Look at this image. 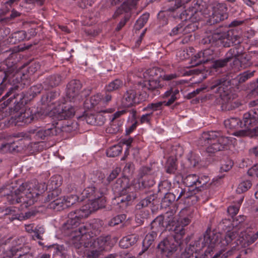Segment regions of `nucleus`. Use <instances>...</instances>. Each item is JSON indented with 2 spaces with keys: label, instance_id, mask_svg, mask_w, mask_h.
I'll list each match as a JSON object with an SVG mask.
<instances>
[{
  "label": "nucleus",
  "instance_id": "43",
  "mask_svg": "<svg viewBox=\"0 0 258 258\" xmlns=\"http://www.w3.org/2000/svg\"><path fill=\"white\" fill-rule=\"evenodd\" d=\"M120 171L121 169L119 167H116L115 169H114L107 177V180L108 182H110L111 181H112L114 179H115L116 177V176L118 175V174L120 173Z\"/></svg>",
  "mask_w": 258,
  "mask_h": 258
},
{
  "label": "nucleus",
  "instance_id": "64",
  "mask_svg": "<svg viewBox=\"0 0 258 258\" xmlns=\"http://www.w3.org/2000/svg\"><path fill=\"white\" fill-rule=\"evenodd\" d=\"M34 225L32 224H30L28 225H25V229L28 232H33L34 230H33Z\"/></svg>",
  "mask_w": 258,
  "mask_h": 258
},
{
  "label": "nucleus",
  "instance_id": "62",
  "mask_svg": "<svg viewBox=\"0 0 258 258\" xmlns=\"http://www.w3.org/2000/svg\"><path fill=\"white\" fill-rule=\"evenodd\" d=\"M137 126V122H135L131 126H130L128 128H127L126 130V134H130L131 133H132L136 127Z\"/></svg>",
  "mask_w": 258,
  "mask_h": 258
},
{
  "label": "nucleus",
  "instance_id": "50",
  "mask_svg": "<svg viewBox=\"0 0 258 258\" xmlns=\"http://www.w3.org/2000/svg\"><path fill=\"white\" fill-rule=\"evenodd\" d=\"M30 34L29 36H27L28 34H26V33L25 31H20L18 33V34L19 35L22 36V37L21 38L22 40H23V39H29L31 37L34 36L36 35V34L35 31L34 29L30 30Z\"/></svg>",
  "mask_w": 258,
  "mask_h": 258
},
{
  "label": "nucleus",
  "instance_id": "35",
  "mask_svg": "<svg viewBox=\"0 0 258 258\" xmlns=\"http://www.w3.org/2000/svg\"><path fill=\"white\" fill-rule=\"evenodd\" d=\"M254 71H246L240 74H239L238 76H237L236 78V80L239 83H241L243 82H244L247 80L251 78L253 76Z\"/></svg>",
  "mask_w": 258,
  "mask_h": 258
},
{
  "label": "nucleus",
  "instance_id": "15",
  "mask_svg": "<svg viewBox=\"0 0 258 258\" xmlns=\"http://www.w3.org/2000/svg\"><path fill=\"white\" fill-rule=\"evenodd\" d=\"M33 258L32 253L30 252L29 248L27 246L14 247L4 253L0 258Z\"/></svg>",
  "mask_w": 258,
  "mask_h": 258
},
{
  "label": "nucleus",
  "instance_id": "49",
  "mask_svg": "<svg viewBox=\"0 0 258 258\" xmlns=\"http://www.w3.org/2000/svg\"><path fill=\"white\" fill-rule=\"evenodd\" d=\"M229 33L230 35V42H231V45H235L236 44L240 43V37L238 35L235 34L233 31H230Z\"/></svg>",
  "mask_w": 258,
  "mask_h": 258
},
{
  "label": "nucleus",
  "instance_id": "54",
  "mask_svg": "<svg viewBox=\"0 0 258 258\" xmlns=\"http://www.w3.org/2000/svg\"><path fill=\"white\" fill-rule=\"evenodd\" d=\"M60 81L59 76H54L50 78V85L52 87L58 85Z\"/></svg>",
  "mask_w": 258,
  "mask_h": 258
},
{
  "label": "nucleus",
  "instance_id": "14",
  "mask_svg": "<svg viewBox=\"0 0 258 258\" xmlns=\"http://www.w3.org/2000/svg\"><path fill=\"white\" fill-rule=\"evenodd\" d=\"M82 88L81 82L79 80H73L67 86V98L70 102H77L82 100V96L80 94Z\"/></svg>",
  "mask_w": 258,
  "mask_h": 258
},
{
  "label": "nucleus",
  "instance_id": "28",
  "mask_svg": "<svg viewBox=\"0 0 258 258\" xmlns=\"http://www.w3.org/2000/svg\"><path fill=\"white\" fill-rule=\"evenodd\" d=\"M122 123L123 121L121 120H119L118 121L110 120V125L106 128V132L109 134L117 133L120 131Z\"/></svg>",
  "mask_w": 258,
  "mask_h": 258
},
{
  "label": "nucleus",
  "instance_id": "12",
  "mask_svg": "<svg viewBox=\"0 0 258 258\" xmlns=\"http://www.w3.org/2000/svg\"><path fill=\"white\" fill-rule=\"evenodd\" d=\"M148 95L146 93L137 95V91L133 89L126 91L121 100V104L123 107H128L134 104L145 101Z\"/></svg>",
  "mask_w": 258,
  "mask_h": 258
},
{
  "label": "nucleus",
  "instance_id": "21",
  "mask_svg": "<svg viewBox=\"0 0 258 258\" xmlns=\"http://www.w3.org/2000/svg\"><path fill=\"white\" fill-rule=\"evenodd\" d=\"M226 7L222 5L219 4L214 8L213 12L210 18V23L214 24L218 23L228 18Z\"/></svg>",
  "mask_w": 258,
  "mask_h": 258
},
{
  "label": "nucleus",
  "instance_id": "40",
  "mask_svg": "<svg viewBox=\"0 0 258 258\" xmlns=\"http://www.w3.org/2000/svg\"><path fill=\"white\" fill-rule=\"evenodd\" d=\"M232 58H228L227 59V56H226V58L224 59H219L216 60L214 62L212 67L213 68L215 69H218L219 68L223 67L226 65L227 62L229 61L230 59Z\"/></svg>",
  "mask_w": 258,
  "mask_h": 258
},
{
  "label": "nucleus",
  "instance_id": "41",
  "mask_svg": "<svg viewBox=\"0 0 258 258\" xmlns=\"http://www.w3.org/2000/svg\"><path fill=\"white\" fill-rule=\"evenodd\" d=\"M168 12L166 11H160L158 14V19L160 24L162 25L167 24Z\"/></svg>",
  "mask_w": 258,
  "mask_h": 258
},
{
  "label": "nucleus",
  "instance_id": "2",
  "mask_svg": "<svg viewBox=\"0 0 258 258\" xmlns=\"http://www.w3.org/2000/svg\"><path fill=\"white\" fill-rule=\"evenodd\" d=\"M187 209H182L179 214L178 219L174 218L172 221H164L162 217H158L152 223V227H158V229L162 230L165 228L169 230H172L177 235L175 237L169 236L164 239L158 245V251L163 255L169 257L172 255L177 249L180 244V241L176 240L177 238H180L184 234L185 231L184 227L190 223V219L188 217H184Z\"/></svg>",
  "mask_w": 258,
  "mask_h": 258
},
{
  "label": "nucleus",
  "instance_id": "59",
  "mask_svg": "<svg viewBox=\"0 0 258 258\" xmlns=\"http://www.w3.org/2000/svg\"><path fill=\"white\" fill-rule=\"evenodd\" d=\"M139 0H132V1L127 0V2L124 1L123 2V5L122 7H123L126 4V5H128V8L130 9L132 7H134L136 5L137 2Z\"/></svg>",
  "mask_w": 258,
  "mask_h": 258
},
{
  "label": "nucleus",
  "instance_id": "55",
  "mask_svg": "<svg viewBox=\"0 0 258 258\" xmlns=\"http://www.w3.org/2000/svg\"><path fill=\"white\" fill-rule=\"evenodd\" d=\"M86 120L88 124H96L97 123L96 117L93 114H88L86 117Z\"/></svg>",
  "mask_w": 258,
  "mask_h": 258
},
{
  "label": "nucleus",
  "instance_id": "11",
  "mask_svg": "<svg viewBox=\"0 0 258 258\" xmlns=\"http://www.w3.org/2000/svg\"><path fill=\"white\" fill-rule=\"evenodd\" d=\"M75 109L68 102L59 104L50 112V115L53 116L58 120L66 119L74 115Z\"/></svg>",
  "mask_w": 258,
  "mask_h": 258
},
{
  "label": "nucleus",
  "instance_id": "19",
  "mask_svg": "<svg viewBox=\"0 0 258 258\" xmlns=\"http://www.w3.org/2000/svg\"><path fill=\"white\" fill-rule=\"evenodd\" d=\"M209 180V177L206 176L200 178L196 174H189L183 179V182L187 187L197 188L204 186Z\"/></svg>",
  "mask_w": 258,
  "mask_h": 258
},
{
  "label": "nucleus",
  "instance_id": "24",
  "mask_svg": "<svg viewBox=\"0 0 258 258\" xmlns=\"http://www.w3.org/2000/svg\"><path fill=\"white\" fill-rule=\"evenodd\" d=\"M162 77V72L161 70L158 68L154 67L147 70L143 74L144 81L160 79Z\"/></svg>",
  "mask_w": 258,
  "mask_h": 258
},
{
  "label": "nucleus",
  "instance_id": "34",
  "mask_svg": "<svg viewBox=\"0 0 258 258\" xmlns=\"http://www.w3.org/2000/svg\"><path fill=\"white\" fill-rule=\"evenodd\" d=\"M166 171L169 173H174L176 169V162L174 158L170 157L166 162Z\"/></svg>",
  "mask_w": 258,
  "mask_h": 258
},
{
  "label": "nucleus",
  "instance_id": "57",
  "mask_svg": "<svg viewBox=\"0 0 258 258\" xmlns=\"http://www.w3.org/2000/svg\"><path fill=\"white\" fill-rule=\"evenodd\" d=\"M177 77V75L175 74H163L162 73V77H160L164 80L169 81Z\"/></svg>",
  "mask_w": 258,
  "mask_h": 258
},
{
  "label": "nucleus",
  "instance_id": "25",
  "mask_svg": "<svg viewBox=\"0 0 258 258\" xmlns=\"http://www.w3.org/2000/svg\"><path fill=\"white\" fill-rule=\"evenodd\" d=\"M179 94L178 89H170L166 91L163 95L164 99H167V101H163L166 106H169L177 99V95Z\"/></svg>",
  "mask_w": 258,
  "mask_h": 258
},
{
  "label": "nucleus",
  "instance_id": "29",
  "mask_svg": "<svg viewBox=\"0 0 258 258\" xmlns=\"http://www.w3.org/2000/svg\"><path fill=\"white\" fill-rule=\"evenodd\" d=\"M159 79H154L144 81L145 87L150 90H153L159 87H161Z\"/></svg>",
  "mask_w": 258,
  "mask_h": 258
},
{
  "label": "nucleus",
  "instance_id": "31",
  "mask_svg": "<svg viewBox=\"0 0 258 258\" xmlns=\"http://www.w3.org/2000/svg\"><path fill=\"white\" fill-rule=\"evenodd\" d=\"M157 234L155 231H152L146 235L143 241V245L145 247L150 246L155 239L157 237Z\"/></svg>",
  "mask_w": 258,
  "mask_h": 258
},
{
  "label": "nucleus",
  "instance_id": "4",
  "mask_svg": "<svg viewBox=\"0 0 258 258\" xmlns=\"http://www.w3.org/2000/svg\"><path fill=\"white\" fill-rule=\"evenodd\" d=\"M46 189L45 183H39L36 181L23 183L8 195V199L12 204L21 203L22 209L28 208L34 204L38 197Z\"/></svg>",
  "mask_w": 258,
  "mask_h": 258
},
{
  "label": "nucleus",
  "instance_id": "56",
  "mask_svg": "<svg viewBox=\"0 0 258 258\" xmlns=\"http://www.w3.org/2000/svg\"><path fill=\"white\" fill-rule=\"evenodd\" d=\"M177 56L179 57L180 60H183L187 58L189 56V55L187 53L186 51L183 50L177 52Z\"/></svg>",
  "mask_w": 258,
  "mask_h": 258
},
{
  "label": "nucleus",
  "instance_id": "10",
  "mask_svg": "<svg viewBox=\"0 0 258 258\" xmlns=\"http://www.w3.org/2000/svg\"><path fill=\"white\" fill-rule=\"evenodd\" d=\"M242 123L243 128L252 131L255 135L258 136V107L244 113Z\"/></svg>",
  "mask_w": 258,
  "mask_h": 258
},
{
  "label": "nucleus",
  "instance_id": "22",
  "mask_svg": "<svg viewBox=\"0 0 258 258\" xmlns=\"http://www.w3.org/2000/svg\"><path fill=\"white\" fill-rule=\"evenodd\" d=\"M61 184V177L59 175H54L52 176L48 183V186L50 189L52 190V192L48 195L47 197V201H50L54 199H55V197L57 196L58 194L60 193L58 187Z\"/></svg>",
  "mask_w": 258,
  "mask_h": 258
},
{
  "label": "nucleus",
  "instance_id": "51",
  "mask_svg": "<svg viewBox=\"0 0 258 258\" xmlns=\"http://www.w3.org/2000/svg\"><path fill=\"white\" fill-rule=\"evenodd\" d=\"M152 115V112L146 113L141 116L140 122L141 123H148L150 122Z\"/></svg>",
  "mask_w": 258,
  "mask_h": 258
},
{
  "label": "nucleus",
  "instance_id": "60",
  "mask_svg": "<svg viewBox=\"0 0 258 258\" xmlns=\"http://www.w3.org/2000/svg\"><path fill=\"white\" fill-rule=\"evenodd\" d=\"M188 160L190 162L191 165L195 166L198 163L199 159V158H194L191 155L190 157L188 158Z\"/></svg>",
  "mask_w": 258,
  "mask_h": 258
},
{
  "label": "nucleus",
  "instance_id": "44",
  "mask_svg": "<svg viewBox=\"0 0 258 258\" xmlns=\"http://www.w3.org/2000/svg\"><path fill=\"white\" fill-rule=\"evenodd\" d=\"M239 209V205H235L230 206L227 209V212L229 215L233 216H235L237 214Z\"/></svg>",
  "mask_w": 258,
  "mask_h": 258
},
{
  "label": "nucleus",
  "instance_id": "18",
  "mask_svg": "<svg viewBox=\"0 0 258 258\" xmlns=\"http://www.w3.org/2000/svg\"><path fill=\"white\" fill-rule=\"evenodd\" d=\"M213 50L208 48L196 53L191 59V67L204 63L213 59Z\"/></svg>",
  "mask_w": 258,
  "mask_h": 258
},
{
  "label": "nucleus",
  "instance_id": "1",
  "mask_svg": "<svg viewBox=\"0 0 258 258\" xmlns=\"http://www.w3.org/2000/svg\"><path fill=\"white\" fill-rule=\"evenodd\" d=\"M243 216H239L238 218L234 219L231 224L232 228L228 230L225 235L220 233H214L211 230H207L203 237H201L195 242V245H190L181 254V258H198L200 251L207 247L205 253H210L214 249L223 251L227 246L233 242L236 245H241L245 246L253 243L258 238V230L251 227H247L242 230Z\"/></svg>",
  "mask_w": 258,
  "mask_h": 258
},
{
  "label": "nucleus",
  "instance_id": "16",
  "mask_svg": "<svg viewBox=\"0 0 258 258\" xmlns=\"http://www.w3.org/2000/svg\"><path fill=\"white\" fill-rule=\"evenodd\" d=\"M209 43L213 44L216 43L217 45H222L224 47H228L231 45L229 31L227 32L215 33L209 36L207 38Z\"/></svg>",
  "mask_w": 258,
  "mask_h": 258
},
{
  "label": "nucleus",
  "instance_id": "45",
  "mask_svg": "<svg viewBox=\"0 0 258 258\" xmlns=\"http://www.w3.org/2000/svg\"><path fill=\"white\" fill-rule=\"evenodd\" d=\"M101 99H102V96L100 94L97 93L96 95L91 96L90 98V103L92 106H94L98 104Z\"/></svg>",
  "mask_w": 258,
  "mask_h": 258
},
{
  "label": "nucleus",
  "instance_id": "58",
  "mask_svg": "<svg viewBox=\"0 0 258 258\" xmlns=\"http://www.w3.org/2000/svg\"><path fill=\"white\" fill-rule=\"evenodd\" d=\"M133 139L131 138H129L128 139H123L121 140L122 143L124 145H126V146L127 147V148L125 152V154L126 153V152L128 149V148L130 147L132 143L133 142Z\"/></svg>",
  "mask_w": 258,
  "mask_h": 258
},
{
  "label": "nucleus",
  "instance_id": "46",
  "mask_svg": "<svg viewBox=\"0 0 258 258\" xmlns=\"http://www.w3.org/2000/svg\"><path fill=\"white\" fill-rule=\"evenodd\" d=\"M126 113V110L125 109H122L121 110H119L115 112L113 114L111 115L110 116V120L111 121H117V118L124 115Z\"/></svg>",
  "mask_w": 258,
  "mask_h": 258
},
{
  "label": "nucleus",
  "instance_id": "47",
  "mask_svg": "<svg viewBox=\"0 0 258 258\" xmlns=\"http://www.w3.org/2000/svg\"><path fill=\"white\" fill-rule=\"evenodd\" d=\"M233 166V162L231 160H227L221 165L220 167L221 172H227L229 171Z\"/></svg>",
  "mask_w": 258,
  "mask_h": 258
},
{
  "label": "nucleus",
  "instance_id": "38",
  "mask_svg": "<svg viewBox=\"0 0 258 258\" xmlns=\"http://www.w3.org/2000/svg\"><path fill=\"white\" fill-rule=\"evenodd\" d=\"M125 218L126 216L124 214L118 215L111 219L108 223V225L110 226H114L119 223H121L125 219Z\"/></svg>",
  "mask_w": 258,
  "mask_h": 258
},
{
  "label": "nucleus",
  "instance_id": "33",
  "mask_svg": "<svg viewBox=\"0 0 258 258\" xmlns=\"http://www.w3.org/2000/svg\"><path fill=\"white\" fill-rule=\"evenodd\" d=\"M121 151V147L119 145H115L107 150L106 154L108 157H114L118 156Z\"/></svg>",
  "mask_w": 258,
  "mask_h": 258
},
{
  "label": "nucleus",
  "instance_id": "17",
  "mask_svg": "<svg viewBox=\"0 0 258 258\" xmlns=\"http://www.w3.org/2000/svg\"><path fill=\"white\" fill-rule=\"evenodd\" d=\"M35 118L34 115L30 108L26 109L24 111L17 112L11 117V122L16 125H22L30 123Z\"/></svg>",
  "mask_w": 258,
  "mask_h": 258
},
{
  "label": "nucleus",
  "instance_id": "53",
  "mask_svg": "<svg viewBox=\"0 0 258 258\" xmlns=\"http://www.w3.org/2000/svg\"><path fill=\"white\" fill-rule=\"evenodd\" d=\"M247 173L249 176L258 177V165H255L250 168Z\"/></svg>",
  "mask_w": 258,
  "mask_h": 258
},
{
  "label": "nucleus",
  "instance_id": "32",
  "mask_svg": "<svg viewBox=\"0 0 258 258\" xmlns=\"http://www.w3.org/2000/svg\"><path fill=\"white\" fill-rule=\"evenodd\" d=\"M123 85V82L119 79H116L111 82L107 86H106V90L109 92L117 90Z\"/></svg>",
  "mask_w": 258,
  "mask_h": 258
},
{
  "label": "nucleus",
  "instance_id": "6",
  "mask_svg": "<svg viewBox=\"0 0 258 258\" xmlns=\"http://www.w3.org/2000/svg\"><path fill=\"white\" fill-rule=\"evenodd\" d=\"M199 7L196 4L195 7L189 8L181 13L180 18L182 22L172 29L170 33L171 36L184 35L198 29V23L202 18Z\"/></svg>",
  "mask_w": 258,
  "mask_h": 258
},
{
  "label": "nucleus",
  "instance_id": "39",
  "mask_svg": "<svg viewBox=\"0 0 258 258\" xmlns=\"http://www.w3.org/2000/svg\"><path fill=\"white\" fill-rule=\"evenodd\" d=\"M163 104H164V102L161 101L151 103L148 104V106L145 108H144V110H145L150 109L152 111L161 110L162 109Z\"/></svg>",
  "mask_w": 258,
  "mask_h": 258
},
{
  "label": "nucleus",
  "instance_id": "36",
  "mask_svg": "<svg viewBox=\"0 0 258 258\" xmlns=\"http://www.w3.org/2000/svg\"><path fill=\"white\" fill-rule=\"evenodd\" d=\"M251 185V183L249 180L243 181L238 184L236 189V192L238 194L245 192L250 187Z\"/></svg>",
  "mask_w": 258,
  "mask_h": 258
},
{
  "label": "nucleus",
  "instance_id": "26",
  "mask_svg": "<svg viewBox=\"0 0 258 258\" xmlns=\"http://www.w3.org/2000/svg\"><path fill=\"white\" fill-rule=\"evenodd\" d=\"M139 239L138 235H129L123 237L119 241V245L123 248H127L136 243Z\"/></svg>",
  "mask_w": 258,
  "mask_h": 258
},
{
  "label": "nucleus",
  "instance_id": "42",
  "mask_svg": "<svg viewBox=\"0 0 258 258\" xmlns=\"http://www.w3.org/2000/svg\"><path fill=\"white\" fill-rule=\"evenodd\" d=\"M44 233V229L41 226H37L35 227L34 231V235H32L33 238L36 237L38 239H41V235Z\"/></svg>",
  "mask_w": 258,
  "mask_h": 258
},
{
  "label": "nucleus",
  "instance_id": "5",
  "mask_svg": "<svg viewBox=\"0 0 258 258\" xmlns=\"http://www.w3.org/2000/svg\"><path fill=\"white\" fill-rule=\"evenodd\" d=\"M97 199L99 201L96 203V199L90 200V202L84 205L81 209L77 210L74 213H70L69 215V219L63 226L64 230H71L70 237L71 238V243H72V235L74 231H78L82 226L86 225H82L78 228H76L80 224V219L83 218L87 217L92 212L97 210L100 208L104 207L106 200L105 198L101 197V194L97 195Z\"/></svg>",
  "mask_w": 258,
  "mask_h": 258
},
{
  "label": "nucleus",
  "instance_id": "8",
  "mask_svg": "<svg viewBox=\"0 0 258 258\" xmlns=\"http://www.w3.org/2000/svg\"><path fill=\"white\" fill-rule=\"evenodd\" d=\"M201 144L207 146V151L214 153L227 149L233 145L235 139L231 137H224L218 132H207L203 133L201 138Z\"/></svg>",
  "mask_w": 258,
  "mask_h": 258
},
{
  "label": "nucleus",
  "instance_id": "30",
  "mask_svg": "<svg viewBox=\"0 0 258 258\" xmlns=\"http://www.w3.org/2000/svg\"><path fill=\"white\" fill-rule=\"evenodd\" d=\"M53 129L48 128L47 129H39L35 134V137L37 139L44 140L48 136L52 135L53 133Z\"/></svg>",
  "mask_w": 258,
  "mask_h": 258
},
{
  "label": "nucleus",
  "instance_id": "48",
  "mask_svg": "<svg viewBox=\"0 0 258 258\" xmlns=\"http://www.w3.org/2000/svg\"><path fill=\"white\" fill-rule=\"evenodd\" d=\"M12 143H4L0 139V152L5 153L10 150V146Z\"/></svg>",
  "mask_w": 258,
  "mask_h": 258
},
{
  "label": "nucleus",
  "instance_id": "37",
  "mask_svg": "<svg viewBox=\"0 0 258 258\" xmlns=\"http://www.w3.org/2000/svg\"><path fill=\"white\" fill-rule=\"evenodd\" d=\"M149 17V15L148 14H145L141 16L137 21L135 24L136 29H140L142 28L147 22Z\"/></svg>",
  "mask_w": 258,
  "mask_h": 258
},
{
  "label": "nucleus",
  "instance_id": "7",
  "mask_svg": "<svg viewBox=\"0 0 258 258\" xmlns=\"http://www.w3.org/2000/svg\"><path fill=\"white\" fill-rule=\"evenodd\" d=\"M104 191L105 190L101 191L97 190L93 186L88 187L84 189L79 197L77 195H72L56 199H54L50 204V207L57 211H60L71 206L79 200L83 201L85 198H89L88 203L90 202V200L96 199L95 204H97V201H99L97 199V195H99V194H101V197L104 198L103 197Z\"/></svg>",
  "mask_w": 258,
  "mask_h": 258
},
{
  "label": "nucleus",
  "instance_id": "13",
  "mask_svg": "<svg viewBox=\"0 0 258 258\" xmlns=\"http://www.w3.org/2000/svg\"><path fill=\"white\" fill-rule=\"evenodd\" d=\"M227 58L233 59V66L236 69L246 68L249 65V58L247 55L238 51L237 48L230 49L227 53Z\"/></svg>",
  "mask_w": 258,
  "mask_h": 258
},
{
  "label": "nucleus",
  "instance_id": "23",
  "mask_svg": "<svg viewBox=\"0 0 258 258\" xmlns=\"http://www.w3.org/2000/svg\"><path fill=\"white\" fill-rule=\"evenodd\" d=\"M85 225L87 226L86 232L88 237L92 236L93 237V236L90 235V232L94 235L98 234L101 231L103 222L101 220L96 219L93 220L90 224H86Z\"/></svg>",
  "mask_w": 258,
  "mask_h": 258
},
{
  "label": "nucleus",
  "instance_id": "20",
  "mask_svg": "<svg viewBox=\"0 0 258 258\" xmlns=\"http://www.w3.org/2000/svg\"><path fill=\"white\" fill-rule=\"evenodd\" d=\"M228 82L226 81H221V80H217L210 86L211 90H214L216 88V91L219 94L220 97L227 103L231 102V95L228 92V86L225 88L226 84Z\"/></svg>",
  "mask_w": 258,
  "mask_h": 258
},
{
  "label": "nucleus",
  "instance_id": "27",
  "mask_svg": "<svg viewBox=\"0 0 258 258\" xmlns=\"http://www.w3.org/2000/svg\"><path fill=\"white\" fill-rule=\"evenodd\" d=\"M226 128L230 129H238L243 128L242 121L236 117H232L224 121Z\"/></svg>",
  "mask_w": 258,
  "mask_h": 258
},
{
  "label": "nucleus",
  "instance_id": "52",
  "mask_svg": "<svg viewBox=\"0 0 258 258\" xmlns=\"http://www.w3.org/2000/svg\"><path fill=\"white\" fill-rule=\"evenodd\" d=\"M191 198V196H190V193H189L188 191H187L186 189H181L177 198V200L180 198L183 200H188L189 198Z\"/></svg>",
  "mask_w": 258,
  "mask_h": 258
},
{
  "label": "nucleus",
  "instance_id": "63",
  "mask_svg": "<svg viewBox=\"0 0 258 258\" xmlns=\"http://www.w3.org/2000/svg\"><path fill=\"white\" fill-rule=\"evenodd\" d=\"M250 153L258 157V145L250 150Z\"/></svg>",
  "mask_w": 258,
  "mask_h": 258
},
{
  "label": "nucleus",
  "instance_id": "61",
  "mask_svg": "<svg viewBox=\"0 0 258 258\" xmlns=\"http://www.w3.org/2000/svg\"><path fill=\"white\" fill-rule=\"evenodd\" d=\"M246 134V132L245 130H240L237 132H235L232 134L233 135L237 136V137H242L244 136Z\"/></svg>",
  "mask_w": 258,
  "mask_h": 258
},
{
  "label": "nucleus",
  "instance_id": "9",
  "mask_svg": "<svg viewBox=\"0 0 258 258\" xmlns=\"http://www.w3.org/2000/svg\"><path fill=\"white\" fill-rule=\"evenodd\" d=\"M134 187L130 186L129 179L126 176H123L117 180L113 189L115 192L120 195L119 200L121 203H128L136 198V195L133 192Z\"/></svg>",
  "mask_w": 258,
  "mask_h": 258
},
{
  "label": "nucleus",
  "instance_id": "3",
  "mask_svg": "<svg viewBox=\"0 0 258 258\" xmlns=\"http://www.w3.org/2000/svg\"><path fill=\"white\" fill-rule=\"evenodd\" d=\"M72 244L77 248L82 246L88 248L86 252L87 258H98L102 252L107 248L109 244L110 237L100 236L94 239L88 237L85 226L80 228L78 231H74L72 235Z\"/></svg>",
  "mask_w": 258,
  "mask_h": 258
}]
</instances>
